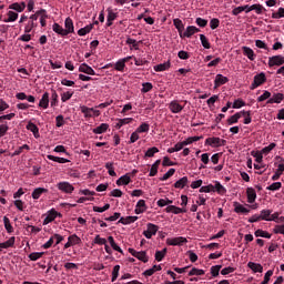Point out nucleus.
<instances>
[{
  "label": "nucleus",
  "mask_w": 284,
  "mask_h": 284,
  "mask_svg": "<svg viewBox=\"0 0 284 284\" xmlns=\"http://www.w3.org/2000/svg\"><path fill=\"white\" fill-rule=\"evenodd\" d=\"M168 245H185L187 243V239L180 236V237H172L166 240Z\"/></svg>",
  "instance_id": "obj_13"
},
{
  "label": "nucleus",
  "mask_w": 284,
  "mask_h": 284,
  "mask_svg": "<svg viewBox=\"0 0 284 284\" xmlns=\"http://www.w3.org/2000/svg\"><path fill=\"white\" fill-rule=\"evenodd\" d=\"M64 32H67V37L68 34H72L74 32V22L71 20V18H67L64 20Z\"/></svg>",
  "instance_id": "obj_14"
},
{
  "label": "nucleus",
  "mask_w": 284,
  "mask_h": 284,
  "mask_svg": "<svg viewBox=\"0 0 284 284\" xmlns=\"http://www.w3.org/2000/svg\"><path fill=\"white\" fill-rule=\"evenodd\" d=\"M148 210V205L145 204V200H139L135 205V214H143Z\"/></svg>",
  "instance_id": "obj_18"
},
{
  "label": "nucleus",
  "mask_w": 284,
  "mask_h": 284,
  "mask_svg": "<svg viewBox=\"0 0 284 284\" xmlns=\"http://www.w3.org/2000/svg\"><path fill=\"white\" fill-rule=\"evenodd\" d=\"M272 276H274V271L268 270L265 275H264V280L261 284H267L270 283V278H272Z\"/></svg>",
  "instance_id": "obj_62"
},
{
  "label": "nucleus",
  "mask_w": 284,
  "mask_h": 284,
  "mask_svg": "<svg viewBox=\"0 0 284 284\" xmlns=\"http://www.w3.org/2000/svg\"><path fill=\"white\" fill-rule=\"evenodd\" d=\"M129 252L132 254V256L138 258V261H142V263H148V261H150V257H148V253H145V251L130 250Z\"/></svg>",
  "instance_id": "obj_8"
},
{
  "label": "nucleus",
  "mask_w": 284,
  "mask_h": 284,
  "mask_svg": "<svg viewBox=\"0 0 284 284\" xmlns=\"http://www.w3.org/2000/svg\"><path fill=\"white\" fill-rule=\"evenodd\" d=\"M152 88H154V85H152L151 82H144V83H142L141 92L143 94H146V92H150L152 90Z\"/></svg>",
  "instance_id": "obj_54"
},
{
  "label": "nucleus",
  "mask_w": 284,
  "mask_h": 284,
  "mask_svg": "<svg viewBox=\"0 0 284 284\" xmlns=\"http://www.w3.org/2000/svg\"><path fill=\"white\" fill-rule=\"evenodd\" d=\"M94 28V24H88L84 28H81L78 31L79 37H85V34H90V32H92V29Z\"/></svg>",
  "instance_id": "obj_36"
},
{
  "label": "nucleus",
  "mask_w": 284,
  "mask_h": 284,
  "mask_svg": "<svg viewBox=\"0 0 284 284\" xmlns=\"http://www.w3.org/2000/svg\"><path fill=\"white\" fill-rule=\"evenodd\" d=\"M114 70H116L118 72H123L125 70V60H118Z\"/></svg>",
  "instance_id": "obj_48"
},
{
  "label": "nucleus",
  "mask_w": 284,
  "mask_h": 284,
  "mask_svg": "<svg viewBox=\"0 0 284 284\" xmlns=\"http://www.w3.org/2000/svg\"><path fill=\"white\" fill-rule=\"evenodd\" d=\"M165 254H168V250L156 251L155 252V261L161 262L165 258Z\"/></svg>",
  "instance_id": "obj_53"
},
{
  "label": "nucleus",
  "mask_w": 284,
  "mask_h": 284,
  "mask_svg": "<svg viewBox=\"0 0 284 284\" xmlns=\"http://www.w3.org/2000/svg\"><path fill=\"white\" fill-rule=\"evenodd\" d=\"M94 243L97 245H104V250H110V245H108V240L101 237V235L95 236Z\"/></svg>",
  "instance_id": "obj_37"
},
{
  "label": "nucleus",
  "mask_w": 284,
  "mask_h": 284,
  "mask_svg": "<svg viewBox=\"0 0 284 284\" xmlns=\"http://www.w3.org/2000/svg\"><path fill=\"white\" fill-rule=\"evenodd\" d=\"M200 192L201 193H210V192H214V185L213 184H209V185H206V186H201V189H200Z\"/></svg>",
  "instance_id": "obj_64"
},
{
  "label": "nucleus",
  "mask_w": 284,
  "mask_h": 284,
  "mask_svg": "<svg viewBox=\"0 0 284 284\" xmlns=\"http://www.w3.org/2000/svg\"><path fill=\"white\" fill-rule=\"evenodd\" d=\"M284 18V8H278L277 12L272 13V19H283Z\"/></svg>",
  "instance_id": "obj_56"
},
{
  "label": "nucleus",
  "mask_w": 284,
  "mask_h": 284,
  "mask_svg": "<svg viewBox=\"0 0 284 284\" xmlns=\"http://www.w3.org/2000/svg\"><path fill=\"white\" fill-rule=\"evenodd\" d=\"M265 81H267V77H265V73L261 72L260 74H256L250 87V90H256V88L263 85Z\"/></svg>",
  "instance_id": "obj_3"
},
{
  "label": "nucleus",
  "mask_w": 284,
  "mask_h": 284,
  "mask_svg": "<svg viewBox=\"0 0 284 284\" xmlns=\"http://www.w3.org/2000/svg\"><path fill=\"white\" fill-rule=\"evenodd\" d=\"M213 187L214 192H217V194L223 195L227 193V189H225V186H223L219 181H215V185H213Z\"/></svg>",
  "instance_id": "obj_34"
},
{
  "label": "nucleus",
  "mask_w": 284,
  "mask_h": 284,
  "mask_svg": "<svg viewBox=\"0 0 284 284\" xmlns=\"http://www.w3.org/2000/svg\"><path fill=\"white\" fill-rule=\"evenodd\" d=\"M200 41L205 50H210V48H212V45L210 44V40H207V37H205V34H200Z\"/></svg>",
  "instance_id": "obj_46"
},
{
  "label": "nucleus",
  "mask_w": 284,
  "mask_h": 284,
  "mask_svg": "<svg viewBox=\"0 0 284 284\" xmlns=\"http://www.w3.org/2000/svg\"><path fill=\"white\" fill-rule=\"evenodd\" d=\"M276 161H280V164L277 165V172L284 173V159L280 155L275 156Z\"/></svg>",
  "instance_id": "obj_60"
},
{
  "label": "nucleus",
  "mask_w": 284,
  "mask_h": 284,
  "mask_svg": "<svg viewBox=\"0 0 284 284\" xmlns=\"http://www.w3.org/2000/svg\"><path fill=\"white\" fill-rule=\"evenodd\" d=\"M272 215V210H262L260 212L261 221H270V216Z\"/></svg>",
  "instance_id": "obj_44"
},
{
  "label": "nucleus",
  "mask_w": 284,
  "mask_h": 284,
  "mask_svg": "<svg viewBox=\"0 0 284 284\" xmlns=\"http://www.w3.org/2000/svg\"><path fill=\"white\" fill-rule=\"evenodd\" d=\"M139 134L143 133V132H150V124L148 123H142L136 130H135Z\"/></svg>",
  "instance_id": "obj_57"
},
{
  "label": "nucleus",
  "mask_w": 284,
  "mask_h": 284,
  "mask_svg": "<svg viewBox=\"0 0 284 284\" xmlns=\"http://www.w3.org/2000/svg\"><path fill=\"white\" fill-rule=\"evenodd\" d=\"M43 12H45V9H41L39 11H37L34 14H32L29 19L28 24L24 27V32L26 34H30V32H32V30H34V28H37V26H39V23H37V20L39 19V14H43Z\"/></svg>",
  "instance_id": "obj_1"
},
{
  "label": "nucleus",
  "mask_w": 284,
  "mask_h": 284,
  "mask_svg": "<svg viewBox=\"0 0 284 284\" xmlns=\"http://www.w3.org/2000/svg\"><path fill=\"white\" fill-rule=\"evenodd\" d=\"M57 187L64 194H72L74 192V186L70 182H59Z\"/></svg>",
  "instance_id": "obj_6"
},
{
  "label": "nucleus",
  "mask_w": 284,
  "mask_h": 284,
  "mask_svg": "<svg viewBox=\"0 0 284 284\" xmlns=\"http://www.w3.org/2000/svg\"><path fill=\"white\" fill-rule=\"evenodd\" d=\"M47 159H49V161H54L55 163H70V160L54 155H47Z\"/></svg>",
  "instance_id": "obj_41"
},
{
  "label": "nucleus",
  "mask_w": 284,
  "mask_h": 284,
  "mask_svg": "<svg viewBox=\"0 0 284 284\" xmlns=\"http://www.w3.org/2000/svg\"><path fill=\"white\" fill-rule=\"evenodd\" d=\"M239 119H241V112L235 113L234 115L227 119L229 125H234V123H239Z\"/></svg>",
  "instance_id": "obj_47"
},
{
  "label": "nucleus",
  "mask_w": 284,
  "mask_h": 284,
  "mask_svg": "<svg viewBox=\"0 0 284 284\" xmlns=\"http://www.w3.org/2000/svg\"><path fill=\"white\" fill-rule=\"evenodd\" d=\"M281 187H283V184L281 182H275L267 186L266 190H270L271 192H276Z\"/></svg>",
  "instance_id": "obj_58"
},
{
  "label": "nucleus",
  "mask_w": 284,
  "mask_h": 284,
  "mask_svg": "<svg viewBox=\"0 0 284 284\" xmlns=\"http://www.w3.org/2000/svg\"><path fill=\"white\" fill-rule=\"evenodd\" d=\"M58 216H61V213L57 212V210L51 209L45 219L43 220V225H48L49 223H52V221H54V219H57Z\"/></svg>",
  "instance_id": "obj_10"
},
{
  "label": "nucleus",
  "mask_w": 284,
  "mask_h": 284,
  "mask_svg": "<svg viewBox=\"0 0 284 284\" xmlns=\"http://www.w3.org/2000/svg\"><path fill=\"white\" fill-rule=\"evenodd\" d=\"M41 194H48V189H44V187L34 189L32 192V199H34L37 201V200L41 199Z\"/></svg>",
  "instance_id": "obj_26"
},
{
  "label": "nucleus",
  "mask_w": 284,
  "mask_h": 284,
  "mask_svg": "<svg viewBox=\"0 0 284 284\" xmlns=\"http://www.w3.org/2000/svg\"><path fill=\"white\" fill-rule=\"evenodd\" d=\"M241 116H245L244 125H250L252 123V111H241Z\"/></svg>",
  "instance_id": "obj_40"
},
{
  "label": "nucleus",
  "mask_w": 284,
  "mask_h": 284,
  "mask_svg": "<svg viewBox=\"0 0 284 284\" xmlns=\"http://www.w3.org/2000/svg\"><path fill=\"white\" fill-rule=\"evenodd\" d=\"M109 128H110V124L102 123L99 126H97L95 129H93V134H103V133L108 132Z\"/></svg>",
  "instance_id": "obj_30"
},
{
  "label": "nucleus",
  "mask_w": 284,
  "mask_h": 284,
  "mask_svg": "<svg viewBox=\"0 0 284 284\" xmlns=\"http://www.w3.org/2000/svg\"><path fill=\"white\" fill-rule=\"evenodd\" d=\"M284 100L283 93H274L271 99L267 100V104L281 103Z\"/></svg>",
  "instance_id": "obj_25"
},
{
  "label": "nucleus",
  "mask_w": 284,
  "mask_h": 284,
  "mask_svg": "<svg viewBox=\"0 0 284 284\" xmlns=\"http://www.w3.org/2000/svg\"><path fill=\"white\" fill-rule=\"evenodd\" d=\"M27 130H29V132H32L34 139H39V136H41V134L39 133V126H37V124L32 122H28Z\"/></svg>",
  "instance_id": "obj_20"
},
{
  "label": "nucleus",
  "mask_w": 284,
  "mask_h": 284,
  "mask_svg": "<svg viewBox=\"0 0 284 284\" xmlns=\"http://www.w3.org/2000/svg\"><path fill=\"white\" fill-rule=\"evenodd\" d=\"M183 105L179 104V101L173 100L169 104V110L172 112V114H179L180 112H183Z\"/></svg>",
  "instance_id": "obj_12"
},
{
  "label": "nucleus",
  "mask_w": 284,
  "mask_h": 284,
  "mask_svg": "<svg viewBox=\"0 0 284 284\" xmlns=\"http://www.w3.org/2000/svg\"><path fill=\"white\" fill-rule=\"evenodd\" d=\"M230 79L227 77H224L223 74H217L214 80L215 88H221V85H225Z\"/></svg>",
  "instance_id": "obj_16"
},
{
  "label": "nucleus",
  "mask_w": 284,
  "mask_h": 284,
  "mask_svg": "<svg viewBox=\"0 0 284 284\" xmlns=\"http://www.w3.org/2000/svg\"><path fill=\"white\" fill-rule=\"evenodd\" d=\"M156 232H159V226L153 223H149L146 225V230L143 232V235L145 239H151L152 236L156 235Z\"/></svg>",
  "instance_id": "obj_7"
},
{
  "label": "nucleus",
  "mask_w": 284,
  "mask_h": 284,
  "mask_svg": "<svg viewBox=\"0 0 284 284\" xmlns=\"http://www.w3.org/2000/svg\"><path fill=\"white\" fill-rule=\"evenodd\" d=\"M187 183H189L187 176H183L182 179L178 180L174 183V187L176 190H183V187H185V185H187Z\"/></svg>",
  "instance_id": "obj_32"
},
{
  "label": "nucleus",
  "mask_w": 284,
  "mask_h": 284,
  "mask_svg": "<svg viewBox=\"0 0 284 284\" xmlns=\"http://www.w3.org/2000/svg\"><path fill=\"white\" fill-rule=\"evenodd\" d=\"M159 165H161V160H156L152 164L149 176H156V174H159Z\"/></svg>",
  "instance_id": "obj_35"
},
{
  "label": "nucleus",
  "mask_w": 284,
  "mask_h": 284,
  "mask_svg": "<svg viewBox=\"0 0 284 284\" xmlns=\"http://www.w3.org/2000/svg\"><path fill=\"white\" fill-rule=\"evenodd\" d=\"M155 154H159V148L152 146L146 150L144 156L148 159H152V156H154Z\"/></svg>",
  "instance_id": "obj_42"
},
{
  "label": "nucleus",
  "mask_w": 284,
  "mask_h": 284,
  "mask_svg": "<svg viewBox=\"0 0 284 284\" xmlns=\"http://www.w3.org/2000/svg\"><path fill=\"white\" fill-rule=\"evenodd\" d=\"M252 10H254L256 12V14H263V12H266L267 9H265V7H263L262 4H252L247 10V12H252Z\"/></svg>",
  "instance_id": "obj_23"
},
{
  "label": "nucleus",
  "mask_w": 284,
  "mask_h": 284,
  "mask_svg": "<svg viewBox=\"0 0 284 284\" xmlns=\"http://www.w3.org/2000/svg\"><path fill=\"white\" fill-rule=\"evenodd\" d=\"M173 26H175L180 37L183 34V30H185V26L183 24V21L179 18L173 20Z\"/></svg>",
  "instance_id": "obj_31"
},
{
  "label": "nucleus",
  "mask_w": 284,
  "mask_h": 284,
  "mask_svg": "<svg viewBox=\"0 0 284 284\" xmlns=\"http://www.w3.org/2000/svg\"><path fill=\"white\" fill-rule=\"evenodd\" d=\"M131 182H132V179L130 178V173H126L116 180V185H119V186L130 185Z\"/></svg>",
  "instance_id": "obj_21"
},
{
  "label": "nucleus",
  "mask_w": 284,
  "mask_h": 284,
  "mask_svg": "<svg viewBox=\"0 0 284 284\" xmlns=\"http://www.w3.org/2000/svg\"><path fill=\"white\" fill-rule=\"evenodd\" d=\"M267 99H272V93L270 91H264V93L257 98V101L258 103H263V101H267Z\"/></svg>",
  "instance_id": "obj_52"
},
{
  "label": "nucleus",
  "mask_w": 284,
  "mask_h": 284,
  "mask_svg": "<svg viewBox=\"0 0 284 284\" xmlns=\"http://www.w3.org/2000/svg\"><path fill=\"white\" fill-rule=\"evenodd\" d=\"M170 65H171L170 61H166V62H164V63L156 64V65L154 67V71H155V72H165V70H170Z\"/></svg>",
  "instance_id": "obj_33"
},
{
  "label": "nucleus",
  "mask_w": 284,
  "mask_h": 284,
  "mask_svg": "<svg viewBox=\"0 0 284 284\" xmlns=\"http://www.w3.org/2000/svg\"><path fill=\"white\" fill-rule=\"evenodd\" d=\"M14 245V237H10L8 241L0 243L1 250H8V247H12Z\"/></svg>",
  "instance_id": "obj_45"
},
{
  "label": "nucleus",
  "mask_w": 284,
  "mask_h": 284,
  "mask_svg": "<svg viewBox=\"0 0 284 284\" xmlns=\"http://www.w3.org/2000/svg\"><path fill=\"white\" fill-rule=\"evenodd\" d=\"M74 97V91H67L61 93V101L62 103H65L67 101H70Z\"/></svg>",
  "instance_id": "obj_43"
},
{
  "label": "nucleus",
  "mask_w": 284,
  "mask_h": 284,
  "mask_svg": "<svg viewBox=\"0 0 284 284\" xmlns=\"http://www.w3.org/2000/svg\"><path fill=\"white\" fill-rule=\"evenodd\" d=\"M8 19L4 20L6 23H12L14 21H17L19 19V13L14 12V11H9L7 13Z\"/></svg>",
  "instance_id": "obj_39"
},
{
  "label": "nucleus",
  "mask_w": 284,
  "mask_h": 284,
  "mask_svg": "<svg viewBox=\"0 0 284 284\" xmlns=\"http://www.w3.org/2000/svg\"><path fill=\"white\" fill-rule=\"evenodd\" d=\"M49 105H50V93L44 92L39 102V108H43V110H48Z\"/></svg>",
  "instance_id": "obj_15"
},
{
  "label": "nucleus",
  "mask_w": 284,
  "mask_h": 284,
  "mask_svg": "<svg viewBox=\"0 0 284 284\" xmlns=\"http://www.w3.org/2000/svg\"><path fill=\"white\" fill-rule=\"evenodd\" d=\"M79 72H83L84 74H90L91 77H94L97 74L94 69H92V67H90V65H88L85 63H82L79 67Z\"/></svg>",
  "instance_id": "obj_19"
},
{
  "label": "nucleus",
  "mask_w": 284,
  "mask_h": 284,
  "mask_svg": "<svg viewBox=\"0 0 284 284\" xmlns=\"http://www.w3.org/2000/svg\"><path fill=\"white\" fill-rule=\"evenodd\" d=\"M196 141H201V138L199 136H191L187 138L186 140L182 141V144L185 145H192V143L196 142Z\"/></svg>",
  "instance_id": "obj_55"
},
{
  "label": "nucleus",
  "mask_w": 284,
  "mask_h": 284,
  "mask_svg": "<svg viewBox=\"0 0 284 284\" xmlns=\"http://www.w3.org/2000/svg\"><path fill=\"white\" fill-rule=\"evenodd\" d=\"M226 143L227 141L221 138H207L205 140V145H211V148H222Z\"/></svg>",
  "instance_id": "obj_4"
},
{
  "label": "nucleus",
  "mask_w": 284,
  "mask_h": 284,
  "mask_svg": "<svg viewBox=\"0 0 284 284\" xmlns=\"http://www.w3.org/2000/svg\"><path fill=\"white\" fill-rule=\"evenodd\" d=\"M247 203H254L256 201V190L254 187L246 189Z\"/></svg>",
  "instance_id": "obj_22"
},
{
  "label": "nucleus",
  "mask_w": 284,
  "mask_h": 284,
  "mask_svg": "<svg viewBox=\"0 0 284 284\" xmlns=\"http://www.w3.org/2000/svg\"><path fill=\"white\" fill-rule=\"evenodd\" d=\"M119 272H121V265H115L112 271V277L111 281L114 283L119 278Z\"/></svg>",
  "instance_id": "obj_51"
},
{
  "label": "nucleus",
  "mask_w": 284,
  "mask_h": 284,
  "mask_svg": "<svg viewBox=\"0 0 284 284\" xmlns=\"http://www.w3.org/2000/svg\"><path fill=\"white\" fill-rule=\"evenodd\" d=\"M43 252H34V253H31L29 254V258L30 261H39V258H41V256H43Z\"/></svg>",
  "instance_id": "obj_63"
},
{
  "label": "nucleus",
  "mask_w": 284,
  "mask_h": 284,
  "mask_svg": "<svg viewBox=\"0 0 284 284\" xmlns=\"http://www.w3.org/2000/svg\"><path fill=\"white\" fill-rule=\"evenodd\" d=\"M234 212H236V214H250V209L244 207L243 204L235 202Z\"/></svg>",
  "instance_id": "obj_24"
},
{
  "label": "nucleus",
  "mask_w": 284,
  "mask_h": 284,
  "mask_svg": "<svg viewBox=\"0 0 284 284\" xmlns=\"http://www.w3.org/2000/svg\"><path fill=\"white\" fill-rule=\"evenodd\" d=\"M82 114H84V119H92V116H101V111L95 110L94 108H88L85 105L80 106Z\"/></svg>",
  "instance_id": "obj_2"
},
{
  "label": "nucleus",
  "mask_w": 284,
  "mask_h": 284,
  "mask_svg": "<svg viewBox=\"0 0 284 284\" xmlns=\"http://www.w3.org/2000/svg\"><path fill=\"white\" fill-rule=\"evenodd\" d=\"M3 223H4V227H6L7 232L9 234H12V232H14V229L12 227V224H10V219H8V216L3 217Z\"/></svg>",
  "instance_id": "obj_50"
},
{
  "label": "nucleus",
  "mask_w": 284,
  "mask_h": 284,
  "mask_svg": "<svg viewBox=\"0 0 284 284\" xmlns=\"http://www.w3.org/2000/svg\"><path fill=\"white\" fill-rule=\"evenodd\" d=\"M139 43H141V42H136L135 39H132V38L126 39V45H132V48H134V50H139Z\"/></svg>",
  "instance_id": "obj_61"
},
{
  "label": "nucleus",
  "mask_w": 284,
  "mask_h": 284,
  "mask_svg": "<svg viewBox=\"0 0 284 284\" xmlns=\"http://www.w3.org/2000/svg\"><path fill=\"white\" fill-rule=\"evenodd\" d=\"M63 241V236L60 234L52 235L47 243L43 244L44 250L52 247L53 245H59Z\"/></svg>",
  "instance_id": "obj_5"
},
{
  "label": "nucleus",
  "mask_w": 284,
  "mask_h": 284,
  "mask_svg": "<svg viewBox=\"0 0 284 284\" xmlns=\"http://www.w3.org/2000/svg\"><path fill=\"white\" fill-rule=\"evenodd\" d=\"M284 57L283 55H273L268 58V67L274 68V65H283Z\"/></svg>",
  "instance_id": "obj_11"
},
{
  "label": "nucleus",
  "mask_w": 284,
  "mask_h": 284,
  "mask_svg": "<svg viewBox=\"0 0 284 284\" xmlns=\"http://www.w3.org/2000/svg\"><path fill=\"white\" fill-rule=\"evenodd\" d=\"M133 121H134V119H132V118L118 119V123L115 124V128L118 130H121V128H123V125H128V124L132 123Z\"/></svg>",
  "instance_id": "obj_29"
},
{
  "label": "nucleus",
  "mask_w": 284,
  "mask_h": 284,
  "mask_svg": "<svg viewBox=\"0 0 284 284\" xmlns=\"http://www.w3.org/2000/svg\"><path fill=\"white\" fill-rule=\"evenodd\" d=\"M52 30H53V32H55V34H60V37H68V32H65V29H63V27H61L57 22L53 23Z\"/></svg>",
  "instance_id": "obj_27"
},
{
  "label": "nucleus",
  "mask_w": 284,
  "mask_h": 284,
  "mask_svg": "<svg viewBox=\"0 0 284 284\" xmlns=\"http://www.w3.org/2000/svg\"><path fill=\"white\" fill-rule=\"evenodd\" d=\"M255 236L258 239V237H262V239H272V234L267 233L266 231H263V230H257L255 231Z\"/></svg>",
  "instance_id": "obj_49"
},
{
  "label": "nucleus",
  "mask_w": 284,
  "mask_h": 284,
  "mask_svg": "<svg viewBox=\"0 0 284 284\" xmlns=\"http://www.w3.org/2000/svg\"><path fill=\"white\" fill-rule=\"evenodd\" d=\"M242 52L250 61H254L256 59V53H254V50L250 47H242Z\"/></svg>",
  "instance_id": "obj_17"
},
{
  "label": "nucleus",
  "mask_w": 284,
  "mask_h": 284,
  "mask_svg": "<svg viewBox=\"0 0 284 284\" xmlns=\"http://www.w3.org/2000/svg\"><path fill=\"white\" fill-rule=\"evenodd\" d=\"M247 267H250V270H252V272L256 273H263V265L254 263V262H248Z\"/></svg>",
  "instance_id": "obj_38"
},
{
  "label": "nucleus",
  "mask_w": 284,
  "mask_h": 284,
  "mask_svg": "<svg viewBox=\"0 0 284 284\" xmlns=\"http://www.w3.org/2000/svg\"><path fill=\"white\" fill-rule=\"evenodd\" d=\"M232 108L234 110H239L241 108H245V101H243L242 99H237V100L234 101Z\"/></svg>",
  "instance_id": "obj_59"
},
{
  "label": "nucleus",
  "mask_w": 284,
  "mask_h": 284,
  "mask_svg": "<svg viewBox=\"0 0 284 284\" xmlns=\"http://www.w3.org/2000/svg\"><path fill=\"white\" fill-rule=\"evenodd\" d=\"M196 32H201V29L196 28L195 26H189L186 30L181 33V39H190L193 34H196Z\"/></svg>",
  "instance_id": "obj_9"
},
{
  "label": "nucleus",
  "mask_w": 284,
  "mask_h": 284,
  "mask_svg": "<svg viewBox=\"0 0 284 284\" xmlns=\"http://www.w3.org/2000/svg\"><path fill=\"white\" fill-rule=\"evenodd\" d=\"M139 221V216H126L121 217L118 223H121L122 225H130L131 223H134Z\"/></svg>",
  "instance_id": "obj_28"
}]
</instances>
